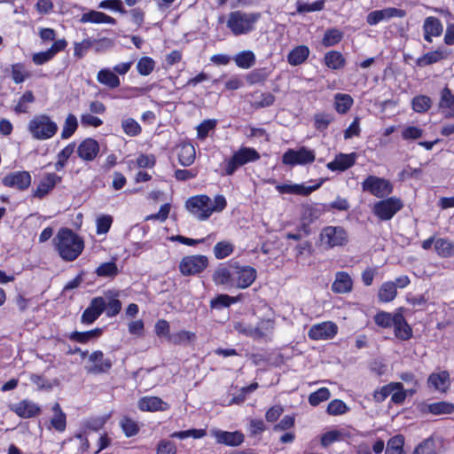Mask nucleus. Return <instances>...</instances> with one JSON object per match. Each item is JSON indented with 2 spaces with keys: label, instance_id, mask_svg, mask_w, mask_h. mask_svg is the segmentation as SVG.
<instances>
[{
  "label": "nucleus",
  "instance_id": "41",
  "mask_svg": "<svg viewBox=\"0 0 454 454\" xmlns=\"http://www.w3.org/2000/svg\"><path fill=\"white\" fill-rule=\"evenodd\" d=\"M325 62L329 68L337 70L345 65V59L340 52L332 51L325 54Z\"/></svg>",
  "mask_w": 454,
  "mask_h": 454
},
{
  "label": "nucleus",
  "instance_id": "57",
  "mask_svg": "<svg viewBox=\"0 0 454 454\" xmlns=\"http://www.w3.org/2000/svg\"><path fill=\"white\" fill-rule=\"evenodd\" d=\"M120 424L127 437L136 435L139 431L137 423L129 418H123Z\"/></svg>",
  "mask_w": 454,
  "mask_h": 454
},
{
  "label": "nucleus",
  "instance_id": "51",
  "mask_svg": "<svg viewBox=\"0 0 454 454\" xmlns=\"http://www.w3.org/2000/svg\"><path fill=\"white\" fill-rule=\"evenodd\" d=\"M431 99L425 95L417 96L412 99V109L417 113H425L431 107Z\"/></svg>",
  "mask_w": 454,
  "mask_h": 454
},
{
  "label": "nucleus",
  "instance_id": "36",
  "mask_svg": "<svg viewBox=\"0 0 454 454\" xmlns=\"http://www.w3.org/2000/svg\"><path fill=\"white\" fill-rule=\"evenodd\" d=\"M309 54V48L305 45H300L289 52L287 56V61L292 66H298L308 59Z\"/></svg>",
  "mask_w": 454,
  "mask_h": 454
},
{
  "label": "nucleus",
  "instance_id": "56",
  "mask_svg": "<svg viewBox=\"0 0 454 454\" xmlns=\"http://www.w3.org/2000/svg\"><path fill=\"white\" fill-rule=\"evenodd\" d=\"M233 251V246L230 242H218L214 247V254L217 259H223L229 256Z\"/></svg>",
  "mask_w": 454,
  "mask_h": 454
},
{
  "label": "nucleus",
  "instance_id": "62",
  "mask_svg": "<svg viewBox=\"0 0 454 454\" xmlns=\"http://www.w3.org/2000/svg\"><path fill=\"white\" fill-rule=\"evenodd\" d=\"M315 128L318 130H325L328 128L329 124L333 121V117L330 114L319 113L314 117Z\"/></svg>",
  "mask_w": 454,
  "mask_h": 454
},
{
  "label": "nucleus",
  "instance_id": "3",
  "mask_svg": "<svg viewBox=\"0 0 454 454\" xmlns=\"http://www.w3.org/2000/svg\"><path fill=\"white\" fill-rule=\"evenodd\" d=\"M27 129L37 140H47L58 132L57 123L47 114L35 115L28 122Z\"/></svg>",
  "mask_w": 454,
  "mask_h": 454
},
{
  "label": "nucleus",
  "instance_id": "40",
  "mask_svg": "<svg viewBox=\"0 0 454 454\" xmlns=\"http://www.w3.org/2000/svg\"><path fill=\"white\" fill-rule=\"evenodd\" d=\"M397 291L395 284L393 282H385L379 289L378 298L382 302H389L396 296Z\"/></svg>",
  "mask_w": 454,
  "mask_h": 454
},
{
  "label": "nucleus",
  "instance_id": "42",
  "mask_svg": "<svg viewBox=\"0 0 454 454\" xmlns=\"http://www.w3.org/2000/svg\"><path fill=\"white\" fill-rule=\"evenodd\" d=\"M353 98L348 94L338 93L334 97L335 109L339 114H346L353 105Z\"/></svg>",
  "mask_w": 454,
  "mask_h": 454
},
{
  "label": "nucleus",
  "instance_id": "26",
  "mask_svg": "<svg viewBox=\"0 0 454 454\" xmlns=\"http://www.w3.org/2000/svg\"><path fill=\"white\" fill-rule=\"evenodd\" d=\"M138 408L145 411H165L168 404L157 396H146L138 401Z\"/></svg>",
  "mask_w": 454,
  "mask_h": 454
},
{
  "label": "nucleus",
  "instance_id": "45",
  "mask_svg": "<svg viewBox=\"0 0 454 454\" xmlns=\"http://www.w3.org/2000/svg\"><path fill=\"white\" fill-rule=\"evenodd\" d=\"M101 333H102V330L100 328H96L94 330L87 331V332H73L70 334L69 338L72 340L81 342V343H85V342H88L91 339L99 337L101 335Z\"/></svg>",
  "mask_w": 454,
  "mask_h": 454
},
{
  "label": "nucleus",
  "instance_id": "6",
  "mask_svg": "<svg viewBox=\"0 0 454 454\" xmlns=\"http://www.w3.org/2000/svg\"><path fill=\"white\" fill-rule=\"evenodd\" d=\"M348 240V233L340 226H326L320 233L321 244L327 248L345 246Z\"/></svg>",
  "mask_w": 454,
  "mask_h": 454
},
{
  "label": "nucleus",
  "instance_id": "11",
  "mask_svg": "<svg viewBox=\"0 0 454 454\" xmlns=\"http://www.w3.org/2000/svg\"><path fill=\"white\" fill-rule=\"evenodd\" d=\"M315 160L313 151L301 147L299 150L288 149L283 155L282 161L286 165H304Z\"/></svg>",
  "mask_w": 454,
  "mask_h": 454
},
{
  "label": "nucleus",
  "instance_id": "48",
  "mask_svg": "<svg viewBox=\"0 0 454 454\" xmlns=\"http://www.w3.org/2000/svg\"><path fill=\"white\" fill-rule=\"evenodd\" d=\"M77 127V118L73 114H69L67 116L65 122L63 124L61 137L63 139L69 138L75 132Z\"/></svg>",
  "mask_w": 454,
  "mask_h": 454
},
{
  "label": "nucleus",
  "instance_id": "55",
  "mask_svg": "<svg viewBox=\"0 0 454 454\" xmlns=\"http://www.w3.org/2000/svg\"><path fill=\"white\" fill-rule=\"evenodd\" d=\"M330 398V391L326 387H321L316 392H313L309 396V402L312 406H317L320 403L326 401Z\"/></svg>",
  "mask_w": 454,
  "mask_h": 454
},
{
  "label": "nucleus",
  "instance_id": "12",
  "mask_svg": "<svg viewBox=\"0 0 454 454\" xmlns=\"http://www.w3.org/2000/svg\"><path fill=\"white\" fill-rule=\"evenodd\" d=\"M338 333L336 324L326 321L313 325L309 330L308 336L314 340H331Z\"/></svg>",
  "mask_w": 454,
  "mask_h": 454
},
{
  "label": "nucleus",
  "instance_id": "33",
  "mask_svg": "<svg viewBox=\"0 0 454 454\" xmlns=\"http://www.w3.org/2000/svg\"><path fill=\"white\" fill-rule=\"evenodd\" d=\"M14 412L22 418H31L39 413L40 408L31 401H21L12 408Z\"/></svg>",
  "mask_w": 454,
  "mask_h": 454
},
{
  "label": "nucleus",
  "instance_id": "49",
  "mask_svg": "<svg viewBox=\"0 0 454 454\" xmlns=\"http://www.w3.org/2000/svg\"><path fill=\"white\" fill-rule=\"evenodd\" d=\"M121 128L123 132L129 137H137L142 131L141 126L133 118L123 119L121 121Z\"/></svg>",
  "mask_w": 454,
  "mask_h": 454
},
{
  "label": "nucleus",
  "instance_id": "7",
  "mask_svg": "<svg viewBox=\"0 0 454 454\" xmlns=\"http://www.w3.org/2000/svg\"><path fill=\"white\" fill-rule=\"evenodd\" d=\"M403 207L402 200L396 197H390L376 202L372 212L382 221L390 220Z\"/></svg>",
  "mask_w": 454,
  "mask_h": 454
},
{
  "label": "nucleus",
  "instance_id": "30",
  "mask_svg": "<svg viewBox=\"0 0 454 454\" xmlns=\"http://www.w3.org/2000/svg\"><path fill=\"white\" fill-rule=\"evenodd\" d=\"M97 80L99 83L109 89H116L121 84L120 78L110 68L100 69L97 74Z\"/></svg>",
  "mask_w": 454,
  "mask_h": 454
},
{
  "label": "nucleus",
  "instance_id": "60",
  "mask_svg": "<svg viewBox=\"0 0 454 454\" xmlns=\"http://www.w3.org/2000/svg\"><path fill=\"white\" fill-rule=\"evenodd\" d=\"M239 301V297H231L228 294H219L211 301L212 308L229 307Z\"/></svg>",
  "mask_w": 454,
  "mask_h": 454
},
{
  "label": "nucleus",
  "instance_id": "50",
  "mask_svg": "<svg viewBox=\"0 0 454 454\" xmlns=\"http://www.w3.org/2000/svg\"><path fill=\"white\" fill-rule=\"evenodd\" d=\"M269 76V73L265 68H258L251 71L246 76L248 84L254 85L256 83H262Z\"/></svg>",
  "mask_w": 454,
  "mask_h": 454
},
{
  "label": "nucleus",
  "instance_id": "10",
  "mask_svg": "<svg viewBox=\"0 0 454 454\" xmlns=\"http://www.w3.org/2000/svg\"><path fill=\"white\" fill-rule=\"evenodd\" d=\"M208 264L205 255H189L184 257L179 264V270L184 276L196 275L202 272Z\"/></svg>",
  "mask_w": 454,
  "mask_h": 454
},
{
  "label": "nucleus",
  "instance_id": "18",
  "mask_svg": "<svg viewBox=\"0 0 454 454\" xmlns=\"http://www.w3.org/2000/svg\"><path fill=\"white\" fill-rule=\"evenodd\" d=\"M106 301L103 297H95L82 315V322L92 324L105 310Z\"/></svg>",
  "mask_w": 454,
  "mask_h": 454
},
{
  "label": "nucleus",
  "instance_id": "53",
  "mask_svg": "<svg viewBox=\"0 0 454 454\" xmlns=\"http://www.w3.org/2000/svg\"><path fill=\"white\" fill-rule=\"evenodd\" d=\"M395 317H396V313L392 315L391 313L382 311V312L378 313L375 316L374 319H375V323L378 325L384 327V328H388V327L395 325Z\"/></svg>",
  "mask_w": 454,
  "mask_h": 454
},
{
  "label": "nucleus",
  "instance_id": "29",
  "mask_svg": "<svg viewBox=\"0 0 454 454\" xmlns=\"http://www.w3.org/2000/svg\"><path fill=\"white\" fill-rule=\"evenodd\" d=\"M427 382L436 390L445 392L450 386V374L447 371L434 372L429 376Z\"/></svg>",
  "mask_w": 454,
  "mask_h": 454
},
{
  "label": "nucleus",
  "instance_id": "14",
  "mask_svg": "<svg viewBox=\"0 0 454 454\" xmlns=\"http://www.w3.org/2000/svg\"><path fill=\"white\" fill-rule=\"evenodd\" d=\"M235 287L245 289L250 286L256 278V270L250 266L234 264Z\"/></svg>",
  "mask_w": 454,
  "mask_h": 454
},
{
  "label": "nucleus",
  "instance_id": "19",
  "mask_svg": "<svg viewBox=\"0 0 454 454\" xmlns=\"http://www.w3.org/2000/svg\"><path fill=\"white\" fill-rule=\"evenodd\" d=\"M322 184V182L317 183L315 185L305 186L304 184H278L276 186L277 191L282 194H296L308 196L312 192L317 190Z\"/></svg>",
  "mask_w": 454,
  "mask_h": 454
},
{
  "label": "nucleus",
  "instance_id": "43",
  "mask_svg": "<svg viewBox=\"0 0 454 454\" xmlns=\"http://www.w3.org/2000/svg\"><path fill=\"white\" fill-rule=\"evenodd\" d=\"M195 339V333L189 331H180L168 335V340L175 345H187Z\"/></svg>",
  "mask_w": 454,
  "mask_h": 454
},
{
  "label": "nucleus",
  "instance_id": "25",
  "mask_svg": "<svg viewBox=\"0 0 454 454\" xmlns=\"http://www.w3.org/2000/svg\"><path fill=\"white\" fill-rule=\"evenodd\" d=\"M61 177L54 173L47 174L46 176L40 182L36 190L34 192V196L43 198L47 195L53 187L60 182Z\"/></svg>",
  "mask_w": 454,
  "mask_h": 454
},
{
  "label": "nucleus",
  "instance_id": "54",
  "mask_svg": "<svg viewBox=\"0 0 454 454\" xmlns=\"http://www.w3.org/2000/svg\"><path fill=\"white\" fill-rule=\"evenodd\" d=\"M29 76L30 74L22 64L18 63L12 66V77L15 83H21Z\"/></svg>",
  "mask_w": 454,
  "mask_h": 454
},
{
  "label": "nucleus",
  "instance_id": "58",
  "mask_svg": "<svg viewBox=\"0 0 454 454\" xmlns=\"http://www.w3.org/2000/svg\"><path fill=\"white\" fill-rule=\"evenodd\" d=\"M348 411V406L346 403L339 399H334L332 402L329 403L327 406V412L330 415H342L346 413Z\"/></svg>",
  "mask_w": 454,
  "mask_h": 454
},
{
  "label": "nucleus",
  "instance_id": "13",
  "mask_svg": "<svg viewBox=\"0 0 454 454\" xmlns=\"http://www.w3.org/2000/svg\"><path fill=\"white\" fill-rule=\"evenodd\" d=\"M405 15L406 12L404 10L388 7L371 12L366 17V21L369 25L374 26L380 21L388 20L395 17L403 18Z\"/></svg>",
  "mask_w": 454,
  "mask_h": 454
},
{
  "label": "nucleus",
  "instance_id": "5",
  "mask_svg": "<svg viewBox=\"0 0 454 454\" xmlns=\"http://www.w3.org/2000/svg\"><path fill=\"white\" fill-rule=\"evenodd\" d=\"M233 328L240 334L253 339H262L268 333H272L274 329V322L270 319H262L257 325H252L246 322H236Z\"/></svg>",
  "mask_w": 454,
  "mask_h": 454
},
{
  "label": "nucleus",
  "instance_id": "27",
  "mask_svg": "<svg viewBox=\"0 0 454 454\" xmlns=\"http://www.w3.org/2000/svg\"><path fill=\"white\" fill-rule=\"evenodd\" d=\"M322 214V210L315 205L302 206L301 218L302 221V229L306 235L309 234L308 225L318 219Z\"/></svg>",
  "mask_w": 454,
  "mask_h": 454
},
{
  "label": "nucleus",
  "instance_id": "59",
  "mask_svg": "<svg viewBox=\"0 0 454 454\" xmlns=\"http://www.w3.org/2000/svg\"><path fill=\"white\" fill-rule=\"evenodd\" d=\"M154 66L155 63L153 59L143 57L138 60L137 68L141 75H148L153 72Z\"/></svg>",
  "mask_w": 454,
  "mask_h": 454
},
{
  "label": "nucleus",
  "instance_id": "47",
  "mask_svg": "<svg viewBox=\"0 0 454 454\" xmlns=\"http://www.w3.org/2000/svg\"><path fill=\"white\" fill-rule=\"evenodd\" d=\"M404 438L395 435L390 438L387 444L385 454H405L403 451Z\"/></svg>",
  "mask_w": 454,
  "mask_h": 454
},
{
  "label": "nucleus",
  "instance_id": "20",
  "mask_svg": "<svg viewBox=\"0 0 454 454\" xmlns=\"http://www.w3.org/2000/svg\"><path fill=\"white\" fill-rule=\"evenodd\" d=\"M99 152V145L93 138L84 139L77 147L78 156L87 161L93 160Z\"/></svg>",
  "mask_w": 454,
  "mask_h": 454
},
{
  "label": "nucleus",
  "instance_id": "37",
  "mask_svg": "<svg viewBox=\"0 0 454 454\" xmlns=\"http://www.w3.org/2000/svg\"><path fill=\"white\" fill-rule=\"evenodd\" d=\"M195 148L191 144H184L180 146L178 153L179 163L184 167L191 166L195 160Z\"/></svg>",
  "mask_w": 454,
  "mask_h": 454
},
{
  "label": "nucleus",
  "instance_id": "23",
  "mask_svg": "<svg viewBox=\"0 0 454 454\" xmlns=\"http://www.w3.org/2000/svg\"><path fill=\"white\" fill-rule=\"evenodd\" d=\"M356 159V154L355 153L349 154L340 153L333 161L327 163V168L333 171H344L355 164Z\"/></svg>",
  "mask_w": 454,
  "mask_h": 454
},
{
  "label": "nucleus",
  "instance_id": "61",
  "mask_svg": "<svg viewBox=\"0 0 454 454\" xmlns=\"http://www.w3.org/2000/svg\"><path fill=\"white\" fill-rule=\"evenodd\" d=\"M413 454H436L435 442L432 438H427L416 447Z\"/></svg>",
  "mask_w": 454,
  "mask_h": 454
},
{
  "label": "nucleus",
  "instance_id": "15",
  "mask_svg": "<svg viewBox=\"0 0 454 454\" xmlns=\"http://www.w3.org/2000/svg\"><path fill=\"white\" fill-rule=\"evenodd\" d=\"M2 182L4 186L26 190L31 184V176L27 171H16L5 176Z\"/></svg>",
  "mask_w": 454,
  "mask_h": 454
},
{
  "label": "nucleus",
  "instance_id": "46",
  "mask_svg": "<svg viewBox=\"0 0 454 454\" xmlns=\"http://www.w3.org/2000/svg\"><path fill=\"white\" fill-rule=\"evenodd\" d=\"M343 35V32L338 28L327 29L324 35L322 43L325 47L333 46L342 40Z\"/></svg>",
  "mask_w": 454,
  "mask_h": 454
},
{
  "label": "nucleus",
  "instance_id": "52",
  "mask_svg": "<svg viewBox=\"0 0 454 454\" xmlns=\"http://www.w3.org/2000/svg\"><path fill=\"white\" fill-rule=\"evenodd\" d=\"M96 274L98 277H115L118 274L117 265L114 262L101 263L97 268Z\"/></svg>",
  "mask_w": 454,
  "mask_h": 454
},
{
  "label": "nucleus",
  "instance_id": "4",
  "mask_svg": "<svg viewBox=\"0 0 454 454\" xmlns=\"http://www.w3.org/2000/svg\"><path fill=\"white\" fill-rule=\"evenodd\" d=\"M260 159L259 153L250 147H241L225 161L223 175L231 176L241 166Z\"/></svg>",
  "mask_w": 454,
  "mask_h": 454
},
{
  "label": "nucleus",
  "instance_id": "17",
  "mask_svg": "<svg viewBox=\"0 0 454 454\" xmlns=\"http://www.w3.org/2000/svg\"><path fill=\"white\" fill-rule=\"evenodd\" d=\"M89 361L91 365L87 366L88 372L93 374H99L107 372L112 367V361L109 358H105L102 351H95L89 356Z\"/></svg>",
  "mask_w": 454,
  "mask_h": 454
},
{
  "label": "nucleus",
  "instance_id": "16",
  "mask_svg": "<svg viewBox=\"0 0 454 454\" xmlns=\"http://www.w3.org/2000/svg\"><path fill=\"white\" fill-rule=\"evenodd\" d=\"M234 264L217 268L213 274L215 285L224 286L226 288L235 287Z\"/></svg>",
  "mask_w": 454,
  "mask_h": 454
},
{
  "label": "nucleus",
  "instance_id": "32",
  "mask_svg": "<svg viewBox=\"0 0 454 454\" xmlns=\"http://www.w3.org/2000/svg\"><path fill=\"white\" fill-rule=\"evenodd\" d=\"M395 327V335L403 340H407L412 336V330L407 324L404 317L401 313H396Z\"/></svg>",
  "mask_w": 454,
  "mask_h": 454
},
{
  "label": "nucleus",
  "instance_id": "8",
  "mask_svg": "<svg viewBox=\"0 0 454 454\" xmlns=\"http://www.w3.org/2000/svg\"><path fill=\"white\" fill-rule=\"evenodd\" d=\"M362 190L381 199L392 193L393 185L387 179L376 176H369L362 183Z\"/></svg>",
  "mask_w": 454,
  "mask_h": 454
},
{
  "label": "nucleus",
  "instance_id": "28",
  "mask_svg": "<svg viewBox=\"0 0 454 454\" xmlns=\"http://www.w3.org/2000/svg\"><path fill=\"white\" fill-rule=\"evenodd\" d=\"M119 294L115 291L109 290L105 293V297H103L106 301V314L109 317H115L121 309V302L118 299Z\"/></svg>",
  "mask_w": 454,
  "mask_h": 454
},
{
  "label": "nucleus",
  "instance_id": "9",
  "mask_svg": "<svg viewBox=\"0 0 454 454\" xmlns=\"http://www.w3.org/2000/svg\"><path fill=\"white\" fill-rule=\"evenodd\" d=\"M185 207L199 220H206L212 215L211 199L207 195L190 198L186 201Z\"/></svg>",
  "mask_w": 454,
  "mask_h": 454
},
{
  "label": "nucleus",
  "instance_id": "44",
  "mask_svg": "<svg viewBox=\"0 0 454 454\" xmlns=\"http://www.w3.org/2000/svg\"><path fill=\"white\" fill-rule=\"evenodd\" d=\"M427 411L434 415L451 414L454 411V404L448 402H438L427 405Z\"/></svg>",
  "mask_w": 454,
  "mask_h": 454
},
{
  "label": "nucleus",
  "instance_id": "35",
  "mask_svg": "<svg viewBox=\"0 0 454 454\" xmlns=\"http://www.w3.org/2000/svg\"><path fill=\"white\" fill-rule=\"evenodd\" d=\"M434 250L442 258L454 256V243L447 239L439 238L434 241Z\"/></svg>",
  "mask_w": 454,
  "mask_h": 454
},
{
  "label": "nucleus",
  "instance_id": "63",
  "mask_svg": "<svg viewBox=\"0 0 454 454\" xmlns=\"http://www.w3.org/2000/svg\"><path fill=\"white\" fill-rule=\"evenodd\" d=\"M93 45L94 41L92 39H84L82 42L74 43V55L78 59H82Z\"/></svg>",
  "mask_w": 454,
  "mask_h": 454
},
{
  "label": "nucleus",
  "instance_id": "1",
  "mask_svg": "<svg viewBox=\"0 0 454 454\" xmlns=\"http://www.w3.org/2000/svg\"><path fill=\"white\" fill-rule=\"evenodd\" d=\"M54 241L60 257L68 262L75 260L84 247L82 239L67 228L59 230Z\"/></svg>",
  "mask_w": 454,
  "mask_h": 454
},
{
  "label": "nucleus",
  "instance_id": "22",
  "mask_svg": "<svg viewBox=\"0 0 454 454\" xmlns=\"http://www.w3.org/2000/svg\"><path fill=\"white\" fill-rule=\"evenodd\" d=\"M353 281L348 273L338 271L335 274V279L332 284V291L335 294H347L351 292Z\"/></svg>",
  "mask_w": 454,
  "mask_h": 454
},
{
  "label": "nucleus",
  "instance_id": "39",
  "mask_svg": "<svg viewBox=\"0 0 454 454\" xmlns=\"http://www.w3.org/2000/svg\"><path fill=\"white\" fill-rule=\"evenodd\" d=\"M233 60L239 67L248 69L255 64L256 59L253 51H243L236 54Z\"/></svg>",
  "mask_w": 454,
  "mask_h": 454
},
{
  "label": "nucleus",
  "instance_id": "64",
  "mask_svg": "<svg viewBox=\"0 0 454 454\" xmlns=\"http://www.w3.org/2000/svg\"><path fill=\"white\" fill-rule=\"evenodd\" d=\"M113 223V217L109 215H103L97 219V233L106 234L110 230Z\"/></svg>",
  "mask_w": 454,
  "mask_h": 454
},
{
  "label": "nucleus",
  "instance_id": "38",
  "mask_svg": "<svg viewBox=\"0 0 454 454\" xmlns=\"http://www.w3.org/2000/svg\"><path fill=\"white\" fill-rule=\"evenodd\" d=\"M53 417L51 419V425L58 432H63L67 426V417L62 411L59 403H55L52 406Z\"/></svg>",
  "mask_w": 454,
  "mask_h": 454
},
{
  "label": "nucleus",
  "instance_id": "24",
  "mask_svg": "<svg viewBox=\"0 0 454 454\" xmlns=\"http://www.w3.org/2000/svg\"><path fill=\"white\" fill-rule=\"evenodd\" d=\"M81 23H93V24H101L107 23L111 25L116 24V20L113 17L106 15L104 12L98 11H90L88 12L83 13L79 20Z\"/></svg>",
  "mask_w": 454,
  "mask_h": 454
},
{
  "label": "nucleus",
  "instance_id": "31",
  "mask_svg": "<svg viewBox=\"0 0 454 454\" xmlns=\"http://www.w3.org/2000/svg\"><path fill=\"white\" fill-rule=\"evenodd\" d=\"M424 38L427 42H431V36H438L442 32V26L441 21L435 17H428L424 22Z\"/></svg>",
  "mask_w": 454,
  "mask_h": 454
},
{
  "label": "nucleus",
  "instance_id": "21",
  "mask_svg": "<svg viewBox=\"0 0 454 454\" xmlns=\"http://www.w3.org/2000/svg\"><path fill=\"white\" fill-rule=\"evenodd\" d=\"M211 434L215 437L218 443L229 446H238L244 441V435L238 431L226 432L214 429Z\"/></svg>",
  "mask_w": 454,
  "mask_h": 454
},
{
  "label": "nucleus",
  "instance_id": "34",
  "mask_svg": "<svg viewBox=\"0 0 454 454\" xmlns=\"http://www.w3.org/2000/svg\"><path fill=\"white\" fill-rule=\"evenodd\" d=\"M439 107L446 110L447 117H454V94L445 87L441 92Z\"/></svg>",
  "mask_w": 454,
  "mask_h": 454
},
{
  "label": "nucleus",
  "instance_id": "2",
  "mask_svg": "<svg viewBox=\"0 0 454 454\" xmlns=\"http://www.w3.org/2000/svg\"><path fill=\"white\" fill-rule=\"evenodd\" d=\"M260 18L259 12L234 11L230 12L226 26L236 36L247 35L254 30L255 24Z\"/></svg>",
  "mask_w": 454,
  "mask_h": 454
}]
</instances>
